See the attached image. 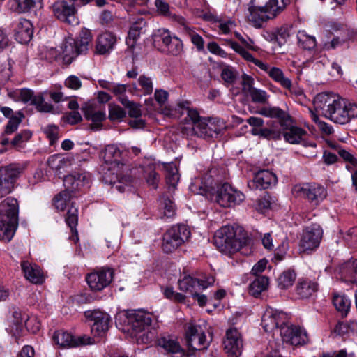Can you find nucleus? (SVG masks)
<instances>
[{"instance_id":"43","label":"nucleus","mask_w":357,"mask_h":357,"mask_svg":"<svg viewBox=\"0 0 357 357\" xmlns=\"http://www.w3.org/2000/svg\"><path fill=\"white\" fill-rule=\"evenodd\" d=\"M120 102L128 109V114L130 117L139 118L142 115L140 105L135 102L130 101L126 96L119 98Z\"/></svg>"},{"instance_id":"64","label":"nucleus","mask_w":357,"mask_h":357,"mask_svg":"<svg viewBox=\"0 0 357 357\" xmlns=\"http://www.w3.org/2000/svg\"><path fill=\"white\" fill-rule=\"evenodd\" d=\"M344 240L349 245L355 246L357 245V227L349 229L344 236Z\"/></svg>"},{"instance_id":"46","label":"nucleus","mask_w":357,"mask_h":357,"mask_svg":"<svg viewBox=\"0 0 357 357\" xmlns=\"http://www.w3.org/2000/svg\"><path fill=\"white\" fill-rule=\"evenodd\" d=\"M17 7L15 10L18 13L29 12L31 9L39 5L41 7V0H15Z\"/></svg>"},{"instance_id":"35","label":"nucleus","mask_w":357,"mask_h":357,"mask_svg":"<svg viewBox=\"0 0 357 357\" xmlns=\"http://www.w3.org/2000/svg\"><path fill=\"white\" fill-rule=\"evenodd\" d=\"M275 82L279 83L282 87L289 89L291 87V81L285 77L282 70L277 67H270L266 73Z\"/></svg>"},{"instance_id":"12","label":"nucleus","mask_w":357,"mask_h":357,"mask_svg":"<svg viewBox=\"0 0 357 357\" xmlns=\"http://www.w3.org/2000/svg\"><path fill=\"white\" fill-rule=\"evenodd\" d=\"M294 192L297 196L307 199L315 205H318L327 195L325 188L315 183L296 185L294 188Z\"/></svg>"},{"instance_id":"18","label":"nucleus","mask_w":357,"mask_h":357,"mask_svg":"<svg viewBox=\"0 0 357 357\" xmlns=\"http://www.w3.org/2000/svg\"><path fill=\"white\" fill-rule=\"evenodd\" d=\"M322 237V230L319 225L307 227L303 231L300 241V248L305 252L317 248Z\"/></svg>"},{"instance_id":"32","label":"nucleus","mask_w":357,"mask_h":357,"mask_svg":"<svg viewBox=\"0 0 357 357\" xmlns=\"http://www.w3.org/2000/svg\"><path fill=\"white\" fill-rule=\"evenodd\" d=\"M86 178V176L84 174L76 173L69 174L64 177L63 185L67 188L66 190L73 192L84 185V181Z\"/></svg>"},{"instance_id":"55","label":"nucleus","mask_w":357,"mask_h":357,"mask_svg":"<svg viewBox=\"0 0 357 357\" xmlns=\"http://www.w3.org/2000/svg\"><path fill=\"white\" fill-rule=\"evenodd\" d=\"M100 104L96 101H88L82 106V110L86 119L91 118V116L100 109Z\"/></svg>"},{"instance_id":"41","label":"nucleus","mask_w":357,"mask_h":357,"mask_svg":"<svg viewBox=\"0 0 357 357\" xmlns=\"http://www.w3.org/2000/svg\"><path fill=\"white\" fill-rule=\"evenodd\" d=\"M167 170L166 182L169 188H172L174 190L179 181V175L176 165L173 163L169 164L165 167Z\"/></svg>"},{"instance_id":"44","label":"nucleus","mask_w":357,"mask_h":357,"mask_svg":"<svg viewBox=\"0 0 357 357\" xmlns=\"http://www.w3.org/2000/svg\"><path fill=\"white\" fill-rule=\"evenodd\" d=\"M252 135L255 136H259V137H262L266 139H280V132L272 129L268 128H252L250 130Z\"/></svg>"},{"instance_id":"15","label":"nucleus","mask_w":357,"mask_h":357,"mask_svg":"<svg viewBox=\"0 0 357 357\" xmlns=\"http://www.w3.org/2000/svg\"><path fill=\"white\" fill-rule=\"evenodd\" d=\"M288 321V316L282 311L268 307L264 312L261 325L266 332H271L275 329L281 328L285 326Z\"/></svg>"},{"instance_id":"58","label":"nucleus","mask_w":357,"mask_h":357,"mask_svg":"<svg viewBox=\"0 0 357 357\" xmlns=\"http://www.w3.org/2000/svg\"><path fill=\"white\" fill-rule=\"evenodd\" d=\"M332 147L337 151L339 155L344 161L349 162L353 167H357V159L350 152L337 146H332Z\"/></svg>"},{"instance_id":"42","label":"nucleus","mask_w":357,"mask_h":357,"mask_svg":"<svg viewBox=\"0 0 357 357\" xmlns=\"http://www.w3.org/2000/svg\"><path fill=\"white\" fill-rule=\"evenodd\" d=\"M296 280V273L293 270L284 271L278 278V286L280 289H287L292 286Z\"/></svg>"},{"instance_id":"23","label":"nucleus","mask_w":357,"mask_h":357,"mask_svg":"<svg viewBox=\"0 0 357 357\" xmlns=\"http://www.w3.org/2000/svg\"><path fill=\"white\" fill-rule=\"evenodd\" d=\"M116 42V36L111 32H104L100 34L96 39V53L98 54L110 53Z\"/></svg>"},{"instance_id":"2","label":"nucleus","mask_w":357,"mask_h":357,"mask_svg":"<svg viewBox=\"0 0 357 357\" xmlns=\"http://www.w3.org/2000/svg\"><path fill=\"white\" fill-rule=\"evenodd\" d=\"M183 113H185L186 116L183 119L181 132L187 137H214L226 128L223 121L218 119L201 118L195 109L186 107Z\"/></svg>"},{"instance_id":"21","label":"nucleus","mask_w":357,"mask_h":357,"mask_svg":"<svg viewBox=\"0 0 357 357\" xmlns=\"http://www.w3.org/2000/svg\"><path fill=\"white\" fill-rule=\"evenodd\" d=\"M277 183L276 176L268 170H261L255 174L252 180L248 181V186L251 190H262Z\"/></svg>"},{"instance_id":"9","label":"nucleus","mask_w":357,"mask_h":357,"mask_svg":"<svg viewBox=\"0 0 357 357\" xmlns=\"http://www.w3.org/2000/svg\"><path fill=\"white\" fill-rule=\"evenodd\" d=\"M124 321L127 325L126 330L132 331L135 335H138L150 326L152 315L142 310H134L127 313Z\"/></svg>"},{"instance_id":"34","label":"nucleus","mask_w":357,"mask_h":357,"mask_svg":"<svg viewBox=\"0 0 357 357\" xmlns=\"http://www.w3.org/2000/svg\"><path fill=\"white\" fill-rule=\"evenodd\" d=\"M137 84H132V88L135 91L141 92L143 95L147 96L152 93L153 91V83L152 79L145 75H141L138 79Z\"/></svg>"},{"instance_id":"53","label":"nucleus","mask_w":357,"mask_h":357,"mask_svg":"<svg viewBox=\"0 0 357 357\" xmlns=\"http://www.w3.org/2000/svg\"><path fill=\"white\" fill-rule=\"evenodd\" d=\"M106 118V114L105 112L100 109L98 112L94 113L91 118H89L87 120L91 121L93 122L91 124L90 127L91 130H100L102 127V121H104Z\"/></svg>"},{"instance_id":"16","label":"nucleus","mask_w":357,"mask_h":357,"mask_svg":"<svg viewBox=\"0 0 357 357\" xmlns=\"http://www.w3.org/2000/svg\"><path fill=\"white\" fill-rule=\"evenodd\" d=\"M215 282L213 276H208L204 280L192 278L190 275H185L178 280L179 289L188 293L190 296L197 294V292L202 291L212 285Z\"/></svg>"},{"instance_id":"20","label":"nucleus","mask_w":357,"mask_h":357,"mask_svg":"<svg viewBox=\"0 0 357 357\" xmlns=\"http://www.w3.org/2000/svg\"><path fill=\"white\" fill-rule=\"evenodd\" d=\"M112 279V269L103 268L89 274L86 282L93 291H101L110 284Z\"/></svg>"},{"instance_id":"49","label":"nucleus","mask_w":357,"mask_h":357,"mask_svg":"<svg viewBox=\"0 0 357 357\" xmlns=\"http://www.w3.org/2000/svg\"><path fill=\"white\" fill-rule=\"evenodd\" d=\"M24 118V115L20 111L17 112L14 116H10L6 126L5 132L9 135L16 131Z\"/></svg>"},{"instance_id":"37","label":"nucleus","mask_w":357,"mask_h":357,"mask_svg":"<svg viewBox=\"0 0 357 357\" xmlns=\"http://www.w3.org/2000/svg\"><path fill=\"white\" fill-rule=\"evenodd\" d=\"M298 46L304 50L312 51L317 46L316 38L308 35L305 31H299L297 33Z\"/></svg>"},{"instance_id":"8","label":"nucleus","mask_w":357,"mask_h":357,"mask_svg":"<svg viewBox=\"0 0 357 357\" xmlns=\"http://www.w3.org/2000/svg\"><path fill=\"white\" fill-rule=\"evenodd\" d=\"M155 43H162L166 50L172 55L178 56L183 51L182 40L175 35H172L167 29H158L153 34Z\"/></svg>"},{"instance_id":"3","label":"nucleus","mask_w":357,"mask_h":357,"mask_svg":"<svg viewBox=\"0 0 357 357\" xmlns=\"http://www.w3.org/2000/svg\"><path fill=\"white\" fill-rule=\"evenodd\" d=\"M288 0H250L248 20L254 26L259 28L269 20L274 19L286 7Z\"/></svg>"},{"instance_id":"30","label":"nucleus","mask_w":357,"mask_h":357,"mask_svg":"<svg viewBox=\"0 0 357 357\" xmlns=\"http://www.w3.org/2000/svg\"><path fill=\"white\" fill-rule=\"evenodd\" d=\"M317 284L307 279H301L296 287V293L302 298H307L317 291Z\"/></svg>"},{"instance_id":"61","label":"nucleus","mask_w":357,"mask_h":357,"mask_svg":"<svg viewBox=\"0 0 357 357\" xmlns=\"http://www.w3.org/2000/svg\"><path fill=\"white\" fill-rule=\"evenodd\" d=\"M236 70L230 66L225 67L221 73V77L227 84H233L236 79Z\"/></svg>"},{"instance_id":"29","label":"nucleus","mask_w":357,"mask_h":357,"mask_svg":"<svg viewBox=\"0 0 357 357\" xmlns=\"http://www.w3.org/2000/svg\"><path fill=\"white\" fill-rule=\"evenodd\" d=\"M290 124L288 126H285L286 128H284V138L290 144H298L303 140L307 133L301 128L293 126L289 127Z\"/></svg>"},{"instance_id":"40","label":"nucleus","mask_w":357,"mask_h":357,"mask_svg":"<svg viewBox=\"0 0 357 357\" xmlns=\"http://www.w3.org/2000/svg\"><path fill=\"white\" fill-rule=\"evenodd\" d=\"M121 151L117 147L110 145L105 148L103 158L106 163L119 165Z\"/></svg>"},{"instance_id":"13","label":"nucleus","mask_w":357,"mask_h":357,"mask_svg":"<svg viewBox=\"0 0 357 357\" xmlns=\"http://www.w3.org/2000/svg\"><path fill=\"white\" fill-rule=\"evenodd\" d=\"M86 319L93 321L91 327V333L95 336L102 337L109 330L111 317L100 310L86 311L84 312Z\"/></svg>"},{"instance_id":"59","label":"nucleus","mask_w":357,"mask_h":357,"mask_svg":"<svg viewBox=\"0 0 357 357\" xmlns=\"http://www.w3.org/2000/svg\"><path fill=\"white\" fill-rule=\"evenodd\" d=\"M31 132L29 130H22L15 136L10 141V144L13 146H18L22 143L27 142L31 137Z\"/></svg>"},{"instance_id":"31","label":"nucleus","mask_w":357,"mask_h":357,"mask_svg":"<svg viewBox=\"0 0 357 357\" xmlns=\"http://www.w3.org/2000/svg\"><path fill=\"white\" fill-rule=\"evenodd\" d=\"M61 50L63 54V62L66 64L71 63L73 59L79 55L75 46L73 38L66 40L62 43Z\"/></svg>"},{"instance_id":"19","label":"nucleus","mask_w":357,"mask_h":357,"mask_svg":"<svg viewBox=\"0 0 357 357\" xmlns=\"http://www.w3.org/2000/svg\"><path fill=\"white\" fill-rule=\"evenodd\" d=\"M52 9L54 16L59 20L71 25L78 24L77 10L73 3L58 1L53 4Z\"/></svg>"},{"instance_id":"11","label":"nucleus","mask_w":357,"mask_h":357,"mask_svg":"<svg viewBox=\"0 0 357 357\" xmlns=\"http://www.w3.org/2000/svg\"><path fill=\"white\" fill-rule=\"evenodd\" d=\"M188 347L192 350H202L208 347L205 330L201 325L190 324L185 331Z\"/></svg>"},{"instance_id":"10","label":"nucleus","mask_w":357,"mask_h":357,"mask_svg":"<svg viewBox=\"0 0 357 357\" xmlns=\"http://www.w3.org/2000/svg\"><path fill=\"white\" fill-rule=\"evenodd\" d=\"M244 199L245 196L241 192L225 183L218 189L215 202L220 206L227 208L239 204Z\"/></svg>"},{"instance_id":"5","label":"nucleus","mask_w":357,"mask_h":357,"mask_svg":"<svg viewBox=\"0 0 357 357\" xmlns=\"http://www.w3.org/2000/svg\"><path fill=\"white\" fill-rule=\"evenodd\" d=\"M18 225V203L16 199L7 197L0 204V239L9 242Z\"/></svg>"},{"instance_id":"24","label":"nucleus","mask_w":357,"mask_h":357,"mask_svg":"<svg viewBox=\"0 0 357 357\" xmlns=\"http://www.w3.org/2000/svg\"><path fill=\"white\" fill-rule=\"evenodd\" d=\"M47 165L56 174L59 175L66 172L72 165L71 158L61 154L51 155L47 160Z\"/></svg>"},{"instance_id":"39","label":"nucleus","mask_w":357,"mask_h":357,"mask_svg":"<svg viewBox=\"0 0 357 357\" xmlns=\"http://www.w3.org/2000/svg\"><path fill=\"white\" fill-rule=\"evenodd\" d=\"M53 340L63 348L73 347V336L68 332L57 331L54 333Z\"/></svg>"},{"instance_id":"26","label":"nucleus","mask_w":357,"mask_h":357,"mask_svg":"<svg viewBox=\"0 0 357 357\" xmlns=\"http://www.w3.org/2000/svg\"><path fill=\"white\" fill-rule=\"evenodd\" d=\"M258 113L266 117L278 119L282 126H288L291 123L290 116L278 107H263L258 111Z\"/></svg>"},{"instance_id":"60","label":"nucleus","mask_w":357,"mask_h":357,"mask_svg":"<svg viewBox=\"0 0 357 357\" xmlns=\"http://www.w3.org/2000/svg\"><path fill=\"white\" fill-rule=\"evenodd\" d=\"M44 132L50 139V144L53 145L59 138V127L55 125H48L44 128Z\"/></svg>"},{"instance_id":"57","label":"nucleus","mask_w":357,"mask_h":357,"mask_svg":"<svg viewBox=\"0 0 357 357\" xmlns=\"http://www.w3.org/2000/svg\"><path fill=\"white\" fill-rule=\"evenodd\" d=\"M168 18L172 22L179 26L181 31L183 33H184L186 31V29H189L190 27L188 26V24L186 20L183 16L177 15L176 13H173L172 12L168 15Z\"/></svg>"},{"instance_id":"25","label":"nucleus","mask_w":357,"mask_h":357,"mask_svg":"<svg viewBox=\"0 0 357 357\" xmlns=\"http://www.w3.org/2000/svg\"><path fill=\"white\" fill-rule=\"evenodd\" d=\"M21 267L25 278L31 282L40 284L43 282V273L36 264H31L28 261H23L21 263Z\"/></svg>"},{"instance_id":"63","label":"nucleus","mask_w":357,"mask_h":357,"mask_svg":"<svg viewBox=\"0 0 357 357\" xmlns=\"http://www.w3.org/2000/svg\"><path fill=\"white\" fill-rule=\"evenodd\" d=\"M249 96H250L252 100L254 102L265 103L268 98V96L265 91L257 89L252 90Z\"/></svg>"},{"instance_id":"1","label":"nucleus","mask_w":357,"mask_h":357,"mask_svg":"<svg viewBox=\"0 0 357 357\" xmlns=\"http://www.w3.org/2000/svg\"><path fill=\"white\" fill-rule=\"evenodd\" d=\"M313 104L317 112L335 123L346 124L357 117V105L334 93H318Z\"/></svg>"},{"instance_id":"38","label":"nucleus","mask_w":357,"mask_h":357,"mask_svg":"<svg viewBox=\"0 0 357 357\" xmlns=\"http://www.w3.org/2000/svg\"><path fill=\"white\" fill-rule=\"evenodd\" d=\"M268 278L266 276L256 278L249 286V291L253 296H258L265 291L268 285Z\"/></svg>"},{"instance_id":"48","label":"nucleus","mask_w":357,"mask_h":357,"mask_svg":"<svg viewBox=\"0 0 357 357\" xmlns=\"http://www.w3.org/2000/svg\"><path fill=\"white\" fill-rule=\"evenodd\" d=\"M71 194L69 190H63L54 199V204L57 210L63 211L70 201Z\"/></svg>"},{"instance_id":"22","label":"nucleus","mask_w":357,"mask_h":357,"mask_svg":"<svg viewBox=\"0 0 357 357\" xmlns=\"http://www.w3.org/2000/svg\"><path fill=\"white\" fill-rule=\"evenodd\" d=\"M33 35V26L26 19H20L15 28L14 36L15 40L22 44L28 43Z\"/></svg>"},{"instance_id":"52","label":"nucleus","mask_w":357,"mask_h":357,"mask_svg":"<svg viewBox=\"0 0 357 357\" xmlns=\"http://www.w3.org/2000/svg\"><path fill=\"white\" fill-rule=\"evenodd\" d=\"M190 37L191 42L195 45L199 51L204 50V41L201 36L197 33L194 29L190 27L186 29V31L183 33Z\"/></svg>"},{"instance_id":"14","label":"nucleus","mask_w":357,"mask_h":357,"mask_svg":"<svg viewBox=\"0 0 357 357\" xmlns=\"http://www.w3.org/2000/svg\"><path fill=\"white\" fill-rule=\"evenodd\" d=\"M223 345L229 357H239L243 348L241 333L236 328L227 329L223 340Z\"/></svg>"},{"instance_id":"7","label":"nucleus","mask_w":357,"mask_h":357,"mask_svg":"<svg viewBox=\"0 0 357 357\" xmlns=\"http://www.w3.org/2000/svg\"><path fill=\"white\" fill-rule=\"evenodd\" d=\"M23 169L19 164H10L0 168V199L13 190L15 183Z\"/></svg>"},{"instance_id":"4","label":"nucleus","mask_w":357,"mask_h":357,"mask_svg":"<svg viewBox=\"0 0 357 357\" xmlns=\"http://www.w3.org/2000/svg\"><path fill=\"white\" fill-rule=\"evenodd\" d=\"M248 238L241 228L224 226L215 232L213 242L220 252L231 255L246 245Z\"/></svg>"},{"instance_id":"56","label":"nucleus","mask_w":357,"mask_h":357,"mask_svg":"<svg viewBox=\"0 0 357 357\" xmlns=\"http://www.w3.org/2000/svg\"><path fill=\"white\" fill-rule=\"evenodd\" d=\"M275 33L276 44L279 47L284 45L290 36L289 28L284 26L275 29Z\"/></svg>"},{"instance_id":"51","label":"nucleus","mask_w":357,"mask_h":357,"mask_svg":"<svg viewBox=\"0 0 357 357\" xmlns=\"http://www.w3.org/2000/svg\"><path fill=\"white\" fill-rule=\"evenodd\" d=\"M125 110L121 108L119 105L114 104L109 105V119L114 121H121L126 116Z\"/></svg>"},{"instance_id":"47","label":"nucleus","mask_w":357,"mask_h":357,"mask_svg":"<svg viewBox=\"0 0 357 357\" xmlns=\"http://www.w3.org/2000/svg\"><path fill=\"white\" fill-rule=\"evenodd\" d=\"M66 222L71 229L72 232L75 233L76 234V237H77L76 226L78 222V210L73 205H72L68 210Z\"/></svg>"},{"instance_id":"50","label":"nucleus","mask_w":357,"mask_h":357,"mask_svg":"<svg viewBox=\"0 0 357 357\" xmlns=\"http://www.w3.org/2000/svg\"><path fill=\"white\" fill-rule=\"evenodd\" d=\"M33 105H34L36 109L40 112H52L54 107L52 105L45 101V99L42 95L36 96L33 99Z\"/></svg>"},{"instance_id":"36","label":"nucleus","mask_w":357,"mask_h":357,"mask_svg":"<svg viewBox=\"0 0 357 357\" xmlns=\"http://www.w3.org/2000/svg\"><path fill=\"white\" fill-rule=\"evenodd\" d=\"M146 21L143 18H139L137 21L132 23L128 31V36L127 43H129L132 40L131 45H133L140 34L145 32Z\"/></svg>"},{"instance_id":"6","label":"nucleus","mask_w":357,"mask_h":357,"mask_svg":"<svg viewBox=\"0 0 357 357\" xmlns=\"http://www.w3.org/2000/svg\"><path fill=\"white\" fill-rule=\"evenodd\" d=\"M190 234L189 227L185 225L172 226L163 235V251L166 253L174 252L190 238Z\"/></svg>"},{"instance_id":"62","label":"nucleus","mask_w":357,"mask_h":357,"mask_svg":"<svg viewBox=\"0 0 357 357\" xmlns=\"http://www.w3.org/2000/svg\"><path fill=\"white\" fill-rule=\"evenodd\" d=\"M162 200L164 209V215L167 218L174 217L176 213L174 202L170 199L165 197L162 198Z\"/></svg>"},{"instance_id":"17","label":"nucleus","mask_w":357,"mask_h":357,"mask_svg":"<svg viewBox=\"0 0 357 357\" xmlns=\"http://www.w3.org/2000/svg\"><path fill=\"white\" fill-rule=\"evenodd\" d=\"M280 335L284 342L294 346L303 345L308 341L306 331L298 326L286 324L282 327Z\"/></svg>"},{"instance_id":"33","label":"nucleus","mask_w":357,"mask_h":357,"mask_svg":"<svg viewBox=\"0 0 357 357\" xmlns=\"http://www.w3.org/2000/svg\"><path fill=\"white\" fill-rule=\"evenodd\" d=\"M341 273L347 282L357 283V259L346 262L341 268Z\"/></svg>"},{"instance_id":"54","label":"nucleus","mask_w":357,"mask_h":357,"mask_svg":"<svg viewBox=\"0 0 357 357\" xmlns=\"http://www.w3.org/2000/svg\"><path fill=\"white\" fill-rule=\"evenodd\" d=\"M144 176L147 183L151 185L154 189H156L160 178L153 165H150L147 167V169L145 171Z\"/></svg>"},{"instance_id":"27","label":"nucleus","mask_w":357,"mask_h":357,"mask_svg":"<svg viewBox=\"0 0 357 357\" xmlns=\"http://www.w3.org/2000/svg\"><path fill=\"white\" fill-rule=\"evenodd\" d=\"M92 41V34L90 30L83 28L73 43L79 54H85L89 50Z\"/></svg>"},{"instance_id":"45","label":"nucleus","mask_w":357,"mask_h":357,"mask_svg":"<svg viewBox=\"0 0 357 357\" xmlns=\"http://www.w3.org/2000/svg\"><path fill=\"white\" fill-rule=\"evenodd\" d=\"M333 303L337 311L340 312L342 315H347L349 310L351 303L345 296H334Z\"/></svg>"},{"instance_id":"28","label":"nucleus","mask_w":357,"mask_h":357,"mask_svg":"<svg viewBox=\"0 0 357 357\" xmlns=\"http://www.w3.org/2000/svg\"><path fill=\"white\" fill-rule=\"evenodd\" d=\"M158 345L174 354L172 357H183V353L179 343L170 336H163L158 340Z\"/></svg>"}]
</instances>
